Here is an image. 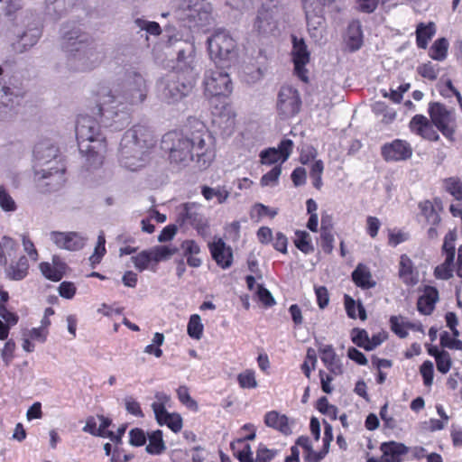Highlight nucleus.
<instances>
[{"label": "nucleus", "instance_id": "43", "mask_svg": "<svg viewBox=\"0 0 462 462\" xmlns=\"http://www.w3.org/2000/svg\"><path fill=\"white\" fill-rule=\"evenodd\" d=\"M443 189L456 200L462 201V180L457 177H449L443 180Z\"/></svg>", "mask_w": 462, "mask_h": 462}, {"label": "nucleus", "instance_id": "42", "mask_svg": "<svg viewBox=\"0 0 462 462\" xmlns=\"http://www.w3.org/2000/svg\"><path fill=\"white\" fill-rule=\"evenodd\" d=\"M234 455L240 462H254L251 447L245 439H238L232 444Z\"/></svg>", "mask_w": 462, "mask_h": 462}, {"label": "nucleus", "instance_id": "10", "mask_svg": "<svg viewBox=\"0 0 462 462\" xmlns=\"http://www.w3.org/2000/svg\"><path fill=\"white\" fill-rule=\"evenodd\" d=\"M50 241L60 250L77 252L84 248L88 237L75 231H51L48 235Z\"/></svg>", "mask_w": 462, "mask_h": 462}, {"label": "nucleus", "instance_id": "21", "mask_svg": "<svg viewBox=\"0 0 462 462\" xmlns=\"http://www.w3.org/2000/svg\"><path fill=\"white\" fill-rule=\"evenodd\" d=\"M382 457L380 462H402V456L409 452V448L402 443L389 441L380 446Z\"/></svg>", "mask_w": 462, "mask_h": 462}, {"label": "nucleus", "instance_id": "4", "mask_svg": "<svg viewBox=\"0 0 462 462\" xmlns=\"http://www.w3.org/2000/svg\"><path fill=\"white\" fill-rule=\"evenodd\" d=\"M149 133L145 127L135 125L125 133L121 141L119 162L129 171H137L147 162Z\"/></svg>", "mask_w": 462, "mask_h": 462}, {"label": "nucleus", "instance_id": "15", "mask_svg": "<svg viewBox=\"0 0 462 462\" xmlns=\"http://www.w3.org/2000/svg\"><path fill=\"white\" fill-rule=\"evenodd\" d=\"M430 116L433 125L445 136L450 137L454 133V116L443 105L434 103L429 108Z\"/></svg>", "mask_w": 462, "mask_h": 462}, {"label": "nucleus", "instance_id": "6", "mask_svg": "<svg viewBox=\"0 0 462 462\" xmlns=\"http://www.w3.org/2000/svg\"><path fill=\"white\" fill-rule=\"evenodd\" d=\"M208 50L210 59L217 65L229 62L236 57L235 40L225 31H217L208 39Z\"/></svg>", "mask_w": 462, "mask_h": 462}, {"label": "nucleus", "instance_id": "22", "mask_svg": "<svg viewBox=\"0 0 462 462\" xmlns=\"http://www.w3.org/2000/svg\"><path fill=\"white\" fill-rule=\"evenodd\" d=\"M411 130L423 138L437 141L439 139L438 132L434 129L433 123H430L427 117L421 115H416L410 122Z\"/></svg>", "mask_w": 462, "mask_h": 462}, {"label": "nucleus", "instance_id": "53", "mask_svg": "<svg viewBox=\"0 0 462 462\" xmlns=\"http://www.w3.org/2000/svg\"><path fill=\"white\" fill-rule=\"evenodd\" d=\"M419 208L428 222L431 224H437L439 221V217L437 214L434 206L430 200L420 202Z\"/></svg>", "mask_w": 462, "mask_h": 462}, {"label": "nucleus", "instance_id": "14", "mask_svg": "<svg viewBox=\"0 0 462 462\" xmlns=\"http://www.w3.org/2000/svg\"><path fill=\"white\" fill-rule=\"evenodd\" d=\"M43 170L42 172H34L35 179L37 181L47 180L45 185L49 186L50 189H58L65 181V165L61 158L52 160Z\"/></svg>", "mask_w": 462, "mask_h": 462}, {"label": "nucleus", "instance_id": "60", "mask_svg": "<svg viewBox=\"0 0 462 462\" xmlns=\"http://www.w3.org/2000/svg\"><path fill=\"white\" fill-rule=\"evenodd\" d=\"M454 335L451 336L448 332H443L440 335V344L444 347H448L450 349H462V341L457 338Z\"/></svg>", "mask_w": 462, "mask_h": 462}, {"label": "nucleus", "instance_id": "40", "mask_svg": "<svg viewBox=\"0 0 462 462\" xmlns=\"http://www.w3.org/2000/svg\"><path fill=\"white\" fill-rule=\"evenodd\" d=\"M73 2L74 0H45V11L51 17L60 16L73 5Z\"/></svg>", "mask_w": 462, "mask_h": 462}, {"label": "nucleus", "instance_id": "18", "mask_svg": "<svg viewBox=\"0 0 462 462\" xmlns=\"http://www.w3.org/2000/svg\"><path fill=\"white\" fill-rule=\"evenodd\" d=\"M34 172H42L44 170V166H48L52 160L60 158L58 154V149L48 142H42L38 143L33 151Z\"/></svg>", "mask_w": 462, "mask_h": 462}, {"label": "nucleus", "instance_id": "8", "mask_svg": "<svg viewBox=\"0 0 462 462\" xmlns=\"http://www.w3.org/2000/svg\"><path fill=\"white\" fill-rule=\"evenodd\" d=\"M306 15L308 31L311 37L319 38L322 35L324 7L336 0H301Z\"/></svg>", "mask_w": 462, "mask_h": 462}, {"label": "nucleus", "instance_id": "57", "mask_svg": "<svg viewBox=\"0 0 462 462\" xmlns=\"http://www.w3.org/2000/svg\"><path fill=\"white\" fill-rule=\"evenodd\" d=\"M455 236L452 233H448L445 236L443 244V252L445 254L446 262L453 263L455 257Z\"/></svg>", "mask_w": 462, "mask_h": 462}, {"label": "nucleus", "instance_id": "46", "mask_svg": "<svg viewBox=\"0 0 462 462\" xmlns=\"http://www.w3.org/2000/svg\"><path fill=\"white\" fill-rule=\"evenodd\" d=\"M237 383L242 389H255L258 386L255 371L245 369L237 375Z\"/></svg>", "mask_w": 462, "mask_h": 462}, {"label": "nucleus", "instance_id": "61", "mask_svg": "<svg viewBox=\"0 0 462 462\" xmlns=\"http://www.w3.org/2000/svg\"><path fill=\"white\" fill-rule=\"evenodd\" d=\"M276 451L268 448L266 446L260 444L256 450V456L254 462H270L275 456Z\"/></svg>", "mask_w": 462, "mask_h": 462}, {"label": "nucleus", "instance_id": "44", "mask_svg": "<svg viewBox=\"0 0 462 462\" xmlns=\"http://www.w3.org/2000/svg\"><path fill=\"white\" fill-rule=\"evenodd\" d=\"M186 221L193 225L198 230L201 226V208L200 205L189 203L185 206Z\"/></svg>", "mask_w": 462, "mask_h": 462}, {"label": "nucleus", "instance_id": "27", "mask_svg": "<svg viewBox=\"0 0 462 462\" xmlns=\"http://www.w3.org/2000/svg\"><path fill=\"white\" fill-rule=\"evenodd\" d=\"M5 276L12 281H21L28 274L29 263L27 257L20 256L16 261H12L8 265H5Z\"/></svg>", "mask_w": 462, "mask_h": 462}, {"label": "nucleus", "instance_id": "30", "mask_svg": "<svg viewBox=\"0 0 462 462\" xmlns=\"http://www.w3.org/2000/svg\"><path fill=\"white\" fill-rule=\"evenodd\" d=\"M254 28L260 33L273 32L276 29V21L273 13L266 9L260 10L254 23Z\"/></svg>", "mask_w": 462, "mask_h": 462}, {"label": "nucleus", "instance_id": "17", "mask_svg": "<svg viewBox=\"0 0 462 462\" xmlns=\"http://www.w3.org/2000/svg\"><path fill=\"white\" fill-rule=\"evenodd\" d=\"M293 149V142L290 139L282 140L278 148H268L260 152L262 164L271 165L277 162L282 164L288 160Z\"/></svg>", "mask_w": 462, "mask_h": 462}, {"label": "nucleus", "instance_id": "62", "mask_svg": "<svg viewBox=\"0 0 462 462\" xmlns=\"http://www.w3.org/2000/svg\"><path fill=\"white\" fill-rule=\"evenodd\" d=\"M436 365L439 373L444 374H447L450 370L452 365L449 354L446 351H442L441 354L437 356Z\"/></svg>", "mask_w": 462, "mask_h": 462}, {"label": "nucleus", "instance_id": "12", "mask_svg": "<svg viewBox=\"0 0 462 462\" xmlns=\"http://www.w3.org/2000/svg\"><path fill=\"white\" fill-rule=\"evenodd\" d=\"M300 98L297 89L285 86L279 92L277 109L279 114L284 117L295 116L300 108Z\"/></svg>", "mask_w": 462, "mask_h": 462}, {"label": "nucleus", "instance_id": "58", "mask_svg": "<svg viewBox=\"0 0 462 462\" xmlns=\"http://www.w3.org/2000/svg\"><path fill=\"white\" fill-rule=\"evenodd\" d=\"M317 409L329 418L336 420L337 415V408L330 404L327 397H321L317 402Z\"/></svg>", "mask_w": 462, "mask_h": 462}, {"label": "nucleus", "instance_id": "63", "mask_svg": "<svg viewBox=\"0 0 462 462\" xmlns=\"http://www.w3.org/2000/svg\"><path fill=\"white\" fill-rule=\"evenodd\" d=\"M368 334L365 329L353 328L351 331V339L354 344L366 350L368 343Z\"/></svg>", "mask_w": 462, "mask_h": 462}, {"label": "nucleus", "instance_id": "2", "mask_svg": "<svg viewBox=\"0 0 462 462\" xmlns=\"http://www.w3.org/2000/svg\"><path fill=\"white\" fill-rule=\"evenodd\" d=\"M146 98L145 81L142 77H136L133 84H128L123 93H116L107 88L99 92V111L107 119L122 113V118L127 120L129 106L142 104Z\"/></svg>", "mask_w": 462, "mask_h": 462}, {"label": "nucleus", "instance_id": "49", "mask_svg": "<svg viewBox=\"0 0 462 462\" xmlns=\"http://www.w3.org/2000/svg\"><path fill=\"white\" fill-rule=\"evenodd\" d=\"M17 203L6 189L0 186V208L5 213H13L17 210Z\"/></svg>", "mask_w": 462, "mask_h": 462}, {"label": "nucleus", "instance_id": "50", "mask_svg": "<svg viewBox=\"0 0 462 462\" xmlns=\"http://www.w3.org/2000/svg\"><path fill=\"white\" fill-rule=\"evenodd\" d=\"M181 7L186 13V16L189 19L195 20L200 18L202 10V4L200 0H182Z\"/></svg>", "mask_w": 462, "mask_h": 462}, {"label": "nucleus", "instance_id": "29", "mask_svg": "<svg viewBox=\"0 0 462 462\" xmlns=\"http://www.w3.org/2000/svg\"><path fill=\"white\" fill-rule=\"evenodd\" d=\"M438 291L433 287H426L422 295L418 300V310L424 315L430 314L434 310L435 304L438 301Z\"/></svg>", "mask_w": 462, "mask_h": 462}, {"label": "nucleus", "instance_id": "35", "mask_svg": "<svg viewBox=\"0 0 462 462\" xmlns=\"http://www.w3.org/2000/svg\"><path fill=\"white\" fill-rule=\"evenodd\" d=\"M182 249L189 265L199 267L201 264L200 247L198 244L193 240H186L182 243Z\"/></svg>", "mask_w": 462, "mask_h": 462}, {"label": "nucleus", "instance_id": "26", "mask_svg": "<svg viewBox=\"0 0 462 462\" xmlns=\"http://www.w3.org/2000/svg\"><path fill=\"white\" fill-rule=\"evenodd\" d=\"M19 95L0 80V120L7 118Z\"/></svg>", "mask_w": 462, "mask_h": 462}, {"label": "nucleus", "instance_id": "39", "mask_svg": "<svg viewBox=\"0 0 462 462\" xmlns=\"http://www.w3.org/2000/svg\"><path fill=\"white\" fill-rule=\"evenodd\" d=\"M149 443L146 446V451L152 455L162 454L166 446L162 439V432L160 430L152 431L148 434Z\"/></svg>", "mask_w": 462, "mask_h": 462}, {"label": "nucleus", "instance_id": "36", "mask_svg": "<svg viewBox=\"0 0 462 462\" xmlns=\"http://www.w3.org/2000/svg\"><path fill=\"white\" fill-rule=\"evenodd\" d=\"M230 197V191L226 186L205 187L204 199L207 200H215L217 204H224Z\"/></svg>", "mask_w": 462, "mask_h": 462}, {"label": "nucleus", "instance_id": "9", "mask_svg": "<svg viewBox=\"0 0 462 462\" xmlns=\"http://www.w3.org/2000/svg\"><path fill=\"white\" fill-rule=\"evenodd\" d=\"M155 401L152 403L157 422L162 426L166 425L173 432H179L182 428V419L178 413H170L166 406L171 402V397L165 393L159 392L155 393Z\"/></svg>", "mask_w": 462, "mask_h": 462}, {"label": "nucleus", "instance_id": "28", "mask_svg": "<svg viewBox=\"0 0 462 462\" xmlns=\"http://www.w3.org/2000/svg\"><path fill=\"white\" fill-rule=\"evenodd\" d=\"M392 330L401 338L408 336V331L417 330L422 332L421 325L419 323H411L406 318L402 316H393L390 319Z\"/></svg>", "mask_w": 462, "mask_h": 462}, {"label": "nucleus", "instance_id": "48", "mask_svg": "<svg viewBox=\"0 0 462 462\" xmlns=\"http://www.w3.org/2000/svg\"><path fill=\"white\" fill-rule=\"evenodd\" d=\"M294 243L296 247L304 254H310L314 251L310 236L306 231H297Z\"/></svg>", "mask_w": 462, "mask_h": 462}, {"label": "nucleus", "instance_id": "5", "mask_svg": "<svg viewBox=\"0 0 462 462\" xmlns=\"http://www.w3.org/2000/svg\"><path fill=\"white\" fill-rule=\"evenodd\" d=\"M62 48L78 69H87L92 64L96 53L87 37L78 31L68 32L63 37Z\"/></svg>", "mask_w": 462, "mask_h": 462}, {"label": "nucleus", "instance_id": "19", "mask_svg": "<svg viewBox=\"0 0 462 462\" xmlns=\"http://www.w3.org/2000/svg\"><path fill=\"white\" fill-rule=\"evenodd\" d=\"M42 274L51 282H59L66 274L67 263L59 255H53L51 262H42L39 264Z\"/></svg>", "mask_w": 462, "mask_h": 462}, {"label": "nucleus", "instance_id": "31", "mask_svg": "<svg viewBox=\"0 0 462 462\" xmlns=\"http://www.w3.org/2000/svg\"><path fill=\"white\" fill-rule=\"evenodd\" d=\"M264 423L266 426L273 428L284 434H289L291 431L288 418L275 411H269L265 414Z\"/></svg>", "mask_w": 462, "mask_h": 462}, {"label": "nucleus", "instance_id": "13", "mask_svg": "<svg viewBox=\"0 0 462 462\" xmlns=\"http://www.w3.org/2000/svg\"><path fill=\"white\" fill-rule=\"evenodd\" d=\"M291 58L294 64V73L302 81H308L306 65L310 62V54L302 39L292 36Z\"/></svg>", "mask_w": 462, "mask_h": 462}, {"label": "nucleus", "instance_id": "64", "mask_svg": "<svg viewBox=\"0 0 462 462\" xmlns=\"http://www.w3.org/2000/svg\"><path fill=\"white\" fill-rule=\"evenodd\" d=\"M255 295L257 296L259 301H261L266 307H271L275 304V300L272 293L263 285L256 286Z\"/></svg>", "mask_w": 462, "mask_h": 462}, {"label": "nucleus", "instance_id": "41", "mask_svg": "<svg viewBox=\"0 0 462 462\" xmlns=\"http://www.w3.org/2000/svg\"><path fill=\"white\" fill-rule=\"evenodd\" d=\"M448 47L449 43L446 38L437 39L430 48L429 56L434 60L443 61L448 56Z\"/></svg>", "mask_w": 462, "mask_h": 462}, {"label": "nucleus", "instance_id": "7", "mask_svg": "<svg viewBox=\"0 0 462 462\" xmlns=\"http://www.w3.org/2000/svg\"><path fill=\"white\" fill-rule=\"evenodd\" d=\"M192 148V142L177 132L164 134L162 140V149L169 152L171 161L174 162L194 160Z\"/></svg>", "mask_w": 462, "mask_h": 462}, {"label": "nucleus", "instance_id": "34", "mask_svg": "<svg viewBox=\"0 0 462 462\" xmlns=\"http://www.w3.org/2000/svg\"><path fill=\"white\" fill-rule=\"evenodd\" d=\"M345 42L350 51L360 49L363 44V32L359 23L353 22L349 24L345 36Z\"/></svg>", "mask_w": 462, "mask_h": 462}, {"label": "nucleus", "instance_id": "52", "mask_svg": "<svg viewBox=\"0 0 462 462\" xmlns=\"http://www.w3.org/2000/svg\"><path fill=\"white\" fill-rule=\"evenodd\" d=\"M177 396L180 402L188 409L194 411H199V403L191 398L188 387L184 385L180 386L177 389Z\"/></svg>", "mask_w": 462, "mask_h": 462}, {"label": "nucleus", "instance_id": "56", "mask_svg": "<svg viewBox=\"0 0 462 462\" xmlns=\"http://www.w3.org/2000/svg\"><path fill=\"white\" fill-rule=\"evenodd\" d=\"M134 23L140 30H143L151 35L158 36L162 32L160 24L156 22L137 18L134 20Z\"/></svg>", "mask_w": 462, "mask_h": 462}, {"label": "nucleus", "instance_id": "1", "mask_svg": "<svg viewBox=\"0 0 462 462\" xmlns=\"http://www.w3.org/2000/svg\"><path fill=\"white\" fill-rule=\"evenodd\" d=\"M226 65L211 70L204 80V90L215 98H227L233 92V82L225 69ZM212 124L226 132L235 125L236 114L231 106L223 100L214 105L212 111Z\"/></svg>", "mask_w": 462, "mask_h": 462}, {"label": "nucleus", "instance_id": "25", "mask_svg": "<svg viewBox=\"0 0 462 462\" xmlns=\"http://www.w3.org/2000/svg\"><path fill=\"white\" fill-rule=\"evenodd\" d=\"M399 277L408 286H414L419 282V273L416 271L411 259L406 254L400 257Z\"/></svg>", "mask_w": 462, "mask_h": 462}, {"label": "nucleus", "instance_id": "24", "mask_svg": "<svg viewBox=\"0 0 462 462\" xmlns=\"http://www.w3.org/2000/svg\"><path fill=\"white\" fill-rule=\"evenodd\" d=\"M319 353L322 363L331 374L335 375L342 374V365L331 345L321 344L319 346Z\"/></svg>", "mask_w": 462, "mask_h": 462}, {"label": "nucleus", "instance_id": "11", "mask_svg": "<svg viewBox=\"0 0 462 462\" xmlns=\"http://www.w3.org/2000/svg\"><path fill=\"white\" fill-rule=\"evenodd\" d=\"M193 88L191 81L182 79H170L159 83L161 97L167 103H175L188 96Z\"/></svg>", "mask_w": 462, "mask_h": 462}, {"label": "nucleus", "instance_id": "37", "mask_svg": "<svg viewBox=\"0 0 462 462\" xmlns=\"http://www.w3.org/2000/svg\"><path fill=\"white\" fill-rule=\"evenodd\" d=\"M18 250V244L9 236L0 239V264L7 265L8 258L14 256Z\"/></svg>", "mask_w": 462, "mask_h": 462}, {"label": "nucleus", "instance_id": "59", "mask_svg": "<svg viewBox=\"0 0 462 462\" xmlns=\"http://www.w3.org/2000/svg\"><path fill=\"white\" fill-rule=\"evenodd\" d=\"M420 372L423 378V383L428 387L431 386L434 377L433 363L430 360L423 362L420 365Z\"/></svg>", "mask_w": 462, "mask_h": 462}, {"label": "nucleus", "instance_id": "16", "mask_svg": "<svg viewBox=\"0 0 462 462\" xmlns=\"http://www.w3.org/2000/svg\"><path fill=\"white\" fill-rule=\"evenodd\" d=\"M381 153L386 162L405 161L411 157L412 148L406 141L395 139L384 143L381 148Z\"/></svg>", "mask_w": 462, "mask_h": 462}, {"label": "nucleus", "instance_id": "23", "mask_svg": "<svg viewBox=\"0 0 462 462\" xmlns=\"http://www.w3.org/2000/svg\"><path fill=\"white\" fill-rule=\"evenodd\" d=\"M48 329L44 327L24 329L22 333V347L27 353H32L35 349L33 342L44 343L47 339Z\"/></svg>", "mask_w": 462, "mask_h": 462}, {"label": "nucleus", "instance_id": "55", "mask_svg": "<svg viewBox=\"0 0 462 462\" xmlns=\"http://www.w3.org/2000/svg\"><path fill=\"white\" fill-rule=\"evenodd\" d=\"M106 238L103 232H100L97 236V245L95 246L93 254L89 257V261L92 264L99 263L102 257L106 253Z\"/></svg>", "mask_w": 462, "mask_h": 462}, {"label": "nucleus", "instance_id": "20", "mask_svg": "<svg viewBox=\"0 0 462 462\" xmlns=\"http://www.w3.org/2000/svg\"><path fill=\"white\" fill-rule=\"evenodd\" d=\"M208 248L212 258L216 261L217 265L223 269L231 266L233 261V253L230 246L221 238H215L212 243L208 245Z\"/></svg>", "mask_w": 462, "mask_h": 462}, {"label": "nucleus", "instance_id": "38", "mask_svg": "<svg viewBox=\"0 0 462 462\" xmlns=\"http://www.w3.org/2000/svg\"><path fill=\"white\" fill-rule=\"evenodd\" d=\"M344 304L347 316L350 319L359 318L361 320H365L366 319L365 310L360 301H356L350 296L345 295Z\"/></svg>", "mask_w": 462, "mask_h": 462}, {"label": "nucleus", "instance_id": "32", "mask_svg": "<svg viewBox=\"0 0 462 462\" xmlns=\"http://www.w3.org/2000/svg\"><path fill=\"white\" fill-rule=\"evenodd\" d=\"M352 279L356 285L362 289H370L376 284L369 269L362 263H359L352 273Z\"/></svg>", "mask_w": 462, "mask_h": 462}, {"label": "nucleus", "instance_id": "3", "mask_svg": "<svg viewBox=\"0 0 462 462\" xmlns=\"http://www.w3.org/2000/svg\"><path fill=\"white\" fill-rule=\"evenodd\" d=\"M76 135L80 152L90 167H99L104 161L106 144L100 132L98 123L90 116H82L78 119Z\"/></svg>", "mask_w": 462, "mask_h": 462}, {"label": "nucleus", "instance_id": "33", "mask_svg": "<svg viewBox=\"0 0 462 462\" xmlns=\"http://www.w3.org/2000/svg\"><path fill=\"white\" fill-rule=\"evenodd\" d=\"M435 33L436 25L434 23H419L416 28V43L418 48L425 50Z\"/></svg>", "mask_w": 462, "mask_h": 462}, {"label": "nucleus", "instance_id": "51", "mask_svg": "<svg viewBox=\"0 0 462 462\" xmlns=\"http://www.w3.org/2000/svg\"><path fill=\"white\" fill-rule=\"evenodd\" d=\"M188 335L194 339L199 340L202 335V323L201 318L199 314H193L190 316L188 326Z\"/></svg>", "mask_w": 462, "mask_h": 462}, {"label": "nucleus", "instance_id": "47", "mask_svg": "<svg viewBox=\"0 0 462 462\" xmlns=\"http://www.w3.org/2000/svg\"><path fill=\"white\" fill-rule=\"evenodd\" d=\"M132 262L134 267L139 271L143 272L150 267V264L153 263V256L151 249L143 250L138 254L133 256Z\"/></svg>", "mask_w": 462, "mask_h": 462}, {"label": "nucleus", "instance_id": "45", "mask_svg": "<svg viewBox=\"0 0 462 462\" xmlns=\"http://www.w3.org/2000/svg\"><path fill=\"white\" fill-rule=\"evenodd\" d=\"M151 251L153 256V263H157L171 258L178 252V249L172 245H157L151 248Z\"/></svg>", "mask_w": 462, "mask_h": 462}, {"label": "nucleus", "instance_id": "54", "mask_svg": "<svg viewBox=\"0 0 462 462\" xmlns=\"http://www.w3.org/2000/svg\"><path fill=\"white\" fill-rule=\"evenodd\" d=\"M282 173V166L275 165L270 171L263 175L260 183L263 187H273L278 184Z\"/></svg>", "mask_w": 462, "mask_h": 462}]
</instances>
